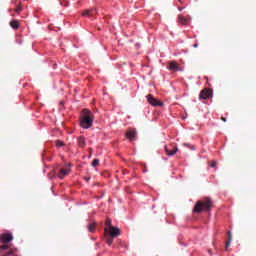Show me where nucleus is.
<instances>
[{"mask_svg": "<svg viewBox=\"0 0 256 256\" xmlns=\"http://www.w3.org/2000/svg\"><path fill=\"white\" fill-rule=\"evenodd\" d=\"M146 99H147L148 103H149L150 105H152L153 107H163V102H161V101L155 99V98L153 97V95H151V94L147 95V96H146Z\"/></svg>", "mask_w": 256, "mask_h": 256, "instance_id": "nucleus-3", "label": "nucleus"}, {"mask_svg": "<svg viewBox=\"0 0 256 256\" xmlns=\"http://www.w3.org/2000/svg\"><path fill=\"white\" fill-rule=\"evenodd\" d=\"M221 121H223V122L225 123V122H227V118L222 117V118H221Z\"/></svg>", "mask_w": 256, "mask_h": 256, "instance_id": "nucleus-25", "label": "nucleus"}, {"mask_svg": "<svg viewBox=\"0 0 256 256\" xmlns=\"http://www.w3.org/2000/svg\"><path fill=\"white\" fill-rule=\"evenodd\" d=\"M69 173V169L67 168H62L59 170V174H58V177L60 179H63L65 176H67V174Z\"/></svg>", "mask_w": 256, "mask_h": 256, "instance_id": "nucleus-13", "label": "nucleus"}, {"mask_svg": "<svg viewBox=\"0 0 256 256\" xmlns=\"http://www.w3.org/2000/svg\"><path fill=\"white\" fill-rule=\"evenodd\" d=\"M213 207V201L211 198H203L198 200L193 208V213H203V211H211Z\"/></svg>", "mask_w": 256, "mask_h": 256, "instance_id": "nucleus-2", "label": "nucleus"}, {"mask_svg": "<svg viewBox=\"0 0 256 256\" xmlns=\"http://www.w3.org/2000/svg\"><path fill=\"white\" fill-rule=\"evenodd\" d=\"M178 9H179V11H181V10H183L184 8H183V7H182V8H181V7H178Z\"/></svg>", "mask_w": 256, "mask_h": 256, "instance_id": "nucleus-27", "label": "nucleus"}, {"mask_svg": "<svg viewBox=\"0 0 256 256\" xmlns=\"http://www.w3.org/2000/svg\"><path fill=\"white\" fill-rule=\"evenodd\" d=\"M108 234L111 237H119V235H121V230L117 227L110 226V228H108Z\"/></svg>", "mask_w": 256, "mask_h": 256, "instance_id": "nucleus-6", "label": "nucleus"}, {"mask_svg": "<svg viewBox=\"0 0 256 256\" xmlns=\"http://www.w3.org/2000/svg\"><path fill=\"white\" fill-rule=\"evenodd\" d=\"M13 239V235L6 233V234H2L0 236V241L1 243L7 244V243H11V240Z\"/></svg>", "mask_w": 256, "mask_h": 256, "instance_id": "nucleus-8", "label": "nucleus"}, {"mask_svg": "<svg viewBox=\"0 0 256 256\" xmlns=\"http://www.w3.org/2000/svg\"><path fill=\"white\" fill-rule=\"evenodd\" d=\"M164 149L169 157H173V155H176L177 151H179V148L173 145L165 146Z\"/></svg>", "mask_w": 256, "mask_h": 256, "instance_id": "nucleus-4", "label": "nucleus"}, {"mask_svg": "<svg viewBox=\"0 0 256 256\" xmlns=\"http://www.w3.org/2000/svg\"><path fill=\"white\" fill-rule=\"evenodd\" d=\"M56 146L57 147H64L65 146V142L61 141V140H57L56 141Z\"/></svg>", "mask_w": 256, "mask_h": 256, "instance_id": "nucleus-18", "label": "nucleus"}, {"mask_svg": "<svg viewBox=\"0 0 256 256\" xmlns=\"http://www.w3.org/2000/svg\"><path fill=\"white\" fill-rule=\"evenodd\" d=\"M7 255H11V252H8Z\"/></svg>", "mask_w": 256, "mask_h": 256, "instance_id": "nucleus-28", "label": "nucleus"}, {"mask_svg": "<svg viewBox=\"0 0 256 256\" xmlns=\"http://www.w3.org/2000/svg\"><path fill=\"white\" fill-rule=\"evenodd\" d=\"M83 17H94L95 9H87L82 13Z\"/></svg>", "mask_w": 256, "mask_h": 256, "instance_id": "nucleus-12", "label": "nucleus"}, {"mask_svg": "<svg viewBox=\"0 0 256 256\" xmlns=\"http://www.w3.org/2000/svg\"><path fill=\"white\" fill-rule=\"evenodd\" d=\"M168 69L169 71H181V68H179V64H177V62L175 61H171L169 63Z\"/></svg>", "mask_w": 256, "mask_h": 256, "instance_id": "nucleus-10", "label": "nucleus"}, {"mask_svg": "<svg viewBox=\"0 0 256 256\" xmlns=\"http://www.w3.org/2000/svg\"><path fill=\"white\" fill-rule=\"evenodd\" d=\"M78 146L81 147V149H85L87 142L83 136L78 137L77 139Z\"/></svg>", "mask_w": 256, "mask_h": 256, "instance_id": "nucleus-11", "label": "nucleus"}, {"mask_svg": "<svg viewBox=\"0 0 256 256\" xmlns=\"http://www.w3.org/2000/svg\"><path fill=\"white\" fill-rule=\"evenodd\" d=\"M99 166V159H94L92 161V167H98Z\"/></svg>", "mask_w": 256, "mask_h": 256, "instance_id": "nucleus-20", "label": "nucleus"}, {"mask_svg": "<svg viewBox=\"0 0 256 256\" xmlns=\"http://www.w3.org/2000/svg\"><path fill=\"white\" fill-rule=\"evenodd\" d=\"M126 137L127 139H129V141L133 142L135 141V139H137V130L132 129V130H128L126 132Z\"/></svg>", "mask_w": 256, "mask_h": 256, "instance_id": "nucleus-7", "label": "nucleus"}, {"mask_svg": "<svg viewBox=\"0 0 256 256\" xmlns=\"http://www.w3.org/2000/svg\"><path fill=\"white\" fill-rule=\"evenodd\" d=\"M227 235H228V241L226 242V249H229L231 245V241H233V236L231 235V231H228Z\"/></svg>", "mask_w": 256, "mask_h": 256, "instance_id": "nucleus-16", "label": "nucleus"}, {"mask_svg": "<svg viewBox=\"0 0 256 256\" xmlns=\"http://www.w3.org/2000/svg\"><path fill=\"white\" fill-rule=\"evenodd\" d=\"M10 27H12V29H19V21L17 20H12L10 22Z\"/></svg>", "mask_w": 256, "mask_h": 256, "instance_id": "nucleus-17", "label": "nucleus"}, {"mask_svg": "<svg viewBox=\"0 0 256 256\" xmlns=\"http://www.w3.org/2000/svg\"><path fill=\"white\" fill-rule=\"evenodd\" d=\"M105 225H106V227H108V229H111V220H110V218H107L106 219V221H105Z\"/></svg>", "mask_w": 256, "mask_h": 256, "instance_id": "nucleus-19", "label": "nucleus"}, {"mask_svg": "<svg viewBox=\"0 0 256 256\" xmlns=\"http://www.w3.org/2000/svg\"><path fill=\"white\" fill-rule=\"evenodd\" d=\"M178 23H180V25H187V23H189V19L185 18L183 15H179Z\"/></svg>", "mask_w": 256, "mask_h": 256, "instance_id": "nucleus-14", "label": "nucleus"}, {"mask_svg": "<svg viewBox=\"0 0 256 256\" xmlns=\"http://www.w3.org/2000/svg\"><path fill=\"white\" fill-rule=\"evenodd\" d=\"M104 233H105V239L107 245H113V239L115 238L114 236L109 235V228H104Z\"/></svg>", "mask_w": 256, "mask_h": 256, "instance_id": "nucleus-9", "label": "nucleus"}, {"mask_svg": "<svg viewBox=\"0 0 256 256\" xmlns=\"http://www.w3.org/2000/svg\"><path fill=\"white\" fill-rule=\"evenodd\" d=\"M23 11V7L21 5H18L15 9V13H21Z\"/></svg>", "mask_w": 256, "mask_h": 256, "instance_id": "nucleus-21", "label": "nucleus"}, {"mask_svg": "<svg viewBox=\"0 0 256 256\" xmlns=\"http://www.w3.org/2000/svg\"><path fill=\"white\" fill-rule=\"evenodd\" d=\"M1 249H9V245L4 244V245L1 246Z\"/></svg>", "mask_w": 256, "mask_h": 256, "instance_id": "nucleus-23", "label": "nucleus"}, {"mask_svg": "<svg viewBox=\"0 0 256 256\" xmlns=\"http://www.w3.org/2000/svg\"><path fill=\"white\" fill-rule=\"evenodd\" d=\"M92 153H93V148H90V157Z\"/></svg>", "mask_w": 256, "mask_h": 256, "instance_id": "nucleus-26", "label": "nucleus"}, {"mask_svg": "<svg viewBox=\"0 0 256 256\" xmlns=\"http://www.w3.org/2000/svg\"><path fill=\"white\" fill-rule=\"evenodd\" d=\"M210 167L212 168L217 167V161H212V163L210 164Z\"/></svg>", "mask_w": 256, "mask_h": 256, "instance_id": "nucleus-22", "label": "nucleus"}, {"mask_svg": "<svg viewBox=\"0 0 256 256\" xmlns=\"http://www.w3.org/2000/svg\"><path fill=\"white\" fill-rule=\"evenodd\" d=\"M209 97H213V90L205 88L200 92V99H209Z\"/></svg>", "mask_w": 256, "mask_h": 256, "instance_id": "nucleus-5", "label": "nucleus"}, {"mask_svg": "<svg viewBox=\"0 0 256 256\" xmlns=\"http://www.w3.org/2000/svg\"><path fill=\"white\" fill-rule=\"evenodd\" d=\"M95 119V116L93 115V112L87 109H84L82 111V116L80 118V126L82 129H91L93 127V121Z\"/></svg>", "mask_w": 256, "mask_h": 256, "instance_id": "nucleus-1", "label": "nucleus"}, {"mask_svg": "<svg viewBox=\"0 0 256 256\" xmlns=\"http://www.w3.org/2000/svg\"><path fill=\"white\" fill-rule=\"evenodd\" d=\"M95 227H97V222H91L88 224V231L90 233H95Z\"/></svg>", "mask_w": 256, "mask_h": 256, "instance_id": "nucleus-15", "label": "nucleus"}, {"mask_svg": "<svg viewBox=\"0 0 256 256\" xmlns=\"http://www.w3.org/2000/svg\"><path fill=\"white\" fill-rule=\"evenodd\" d=\"M194 49H197V47H199V44L196 42L194 45H193Z\"/></svg>", "mask_w": 256, "mask_h": 256, "instance_id": "nucleus-24", "label": "nucleus"}]
</instances>
